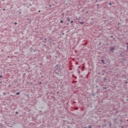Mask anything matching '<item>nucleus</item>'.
<instances>
[{"label":"nucleus","instance_id":"9b49d317","mask_svg":"<svg viewBox=\"0 0 128 128\" xmlns=\"http://www.w3.org/2000/svg\"><path fill=\"white\" fill-rule=\"evenodd\" d=\"M103 88H104V90H106V87H104Z\"/></svg>","mask_w":128,"mask_h":128},{"label":"nucleus","instance_id":"c756f323","mask_svg":"<svg viewBox=\"0 0 128 128\" xmlns=\"http://www.w3.org/2000/svg\"><path fill=\"white\" fill-rule=\"evenodd\" d=\"M111 38H112V36H111Z\"/></svg>","mask_w":128,"mask_h":128},{"label":"nucleus","instance_id":"0eeeda50","mask_svg":"<svg viewBox=\"0 0 128 128\" xmlns=\"http://www.w3.org/2000/svg\"><path fill=\"white\" fill-rule=\"evenodd\" d=\"M80 24H84V22H80Z\"/></svg>","mask_w":128,"mask_h":128},{"label":"nucleus","instance_id":"4468645a","mask_svg":"<svg viewBox=\"0 0 128 128\" xmlns=\"http://www.w3.org/2000/svg\"><path fill=\"white\" fill-rule=\"evenodd\" d=\"M109 6H111L112 5V3H108Z\"/></svg>","mask_w":128,"mask_h":128},{"label":"nucleus","instance_id":"b1692460","mask_svg":"<svg viewBox=\"0 0 128 128\" xmlns=\"http://www.w3.org/2000/svg\"><path fill=\"white\" fill-rule=\"evenodd\" d=\"M3 10H6V9H4H4H3Z\"/></svg>","mask_w":128,"mask_h":128},{"label":"nucleus","instance_id":"c85d7f7f","mask_svg":"<svg viewBox=\"0 0 128 128\" xmlns=\"http://www.w3.org/2000/svg\"><path fill=\"white\" fill-rule=\"evenodd\" d=\"M8 86H10V85H9Z\"/></svg>","mask_w":128,"mask_h":128},{"label":"nucleus","instance_id":"2eb2a0df","mask_svg":"<svg viewBox=\"0 0 128 128\" xmlns=\"http://www.w3.org/2000/svg\"><path fill=\"white\" fill-rule=\"evenodd\" d=\"M70 22H71V24H72V22H74V21L71 20V21H70Z\"/></svg>","mask_w":128,"mask_h":128},{"label":"nucleus","instance_id":"f03ea898","mask_svg":"<svg viewBox=\"0 0 128 128\" xmlns=\"http://www.w3.org/2000/svg\"><path fill=\"white\" fill-rule=\"evenodd\" d=\"M116 48V46L110 47V52H114Z\"/></svg>","mask_w":128,"mask_h":128},{"label":"nucleus","instance_id":"f3484780","mask_svg":"<svg viewBox=\"0 0 128 128\" xmlns=\"http://www.w3.org/2000/svg\"><path fill=\"white\" fill-rule=\"evenodd\" d=\"M38 12H40V10H38Z\"/></svg>","mask_w":128,"mask_h":128},{"label":"nucleus","instance_id":"4be33fe9","mask_svg":"<svg viewBox=\"0 0 128 128\" xmlns=\"http://www.w3.org/2000/svg\"><path fill=\"white\" fill-rule=\"evenodd\" d=\"M128 48H126V51L128 52Z\"/></svg>","mask_w":128,"mask_h":128},{"label":"nucleus","instance_id":"aec40b11","mask_svg":"<svg viewBox=\"0 0 128 128\" xmlns=\"http://www.w3.org/2000/svg\"><path fill=\"white\" fill-rule=\"evenodd\" d=\"M96 2H98V0H96Z\"/></svg>","mask_w":128,"mask_h":128},{"label":"nucleus","instance_id":"2f4dec72","mask_svg":"<svg viewBox=\"0 0 128 128\" xmlns=\"http://www.w3.org/2000/svg\"><path fill=\"white\" fill-rule=\"evenodd\" d=\"M4 0H2V2H4Z\"/></svg>","mask_w":128,"mask_h":128},{"label":"nucleus","instance_id":"6ab92c4d","mask_svg":"<svg viewBox=\"0 0 128 128\" xmlns=\"http://www.w3.org/2000/svg\"><path fill=\"white\" fill-rule=\"evenodd\" d=\"M0 84H2V82L1 81L0 82Z\"/></svg>","mask_w":128,"mask_h":128},{"label":"nucleus","instance_id":"473e14b6","mask_svg":"<svg viewBox=\"0 0 128 128\" xmlns=\"http://www.w3.org/2000/svg\"><path fill=\"white\" fill-rule=\"evenodd\" d=\"M85 128H86V127H85Z\"/></svg>","mask_w":128,"mask_h":128},{"label":"nucleus","instance_id":"7ed1b4c3","mask_svg":"<svg viewBox=\"0 0 128 128\" xmlns=\"http://www.w3.org/2000/svg\"><path fill=\"white\" fill-rule=\"evenodd\" d=\"M103 64H106V63L104 62V60H101Z\"/></svg>","mask_w":128,"mask_h":128},{"label":"nucleus","instance_id":"7c9ffc66","mask_svg":"<svg viewBox=\"0 0 128 128\" xmlns=\"http://www.w3.org/2000/svg\"><path fill=\"white\" fill-rule=\"evenodd\" d=\"M16 114H18V112H16Z\"/></svg>","mask_w":128,"mask_h":128},{"label":"nucleus","instance_id":"39448f33","mask_svg":"<svg viewBox=\"0 0 128 128\" xmlns=\"http://www.w3.org/2000/svg\"><path fill=\"white\" fill-rule=\"evenodd\" d=\"M54 72H55V74H57L58 76V72H56V71H54Z\"/></svg>","mask_w":128,"mask_h":128},{"label":"nucleus","instance_id":"5701e85b","mask_svg":"<svg viewBox=\"0 0 128 128\" xmlns=\"http://www.w3.org/2000/svg\"><path fill=\"white\" fill-rule=\"evenodd\" d=\"M99 6V4H97V6Z\"/></svg>","mask_w":128,"mask_h":128},{"label":"nucleus","instance_id":"6e6552de","mask_svg":"<svg viewBox=\"0 0 128 128\" xmlns=\"http://www.w3.org/2000/svg\"><path fill=\"white\" fill-rule=\"evenodd\" d=\"M92 96H96V94L92 93Z\"/></svg>","mask_w":128,"mask_h":128},{"label":"nucleus","instance_id":"a211bd4d","mask_svg":"<svg viewBox=\"0 0 128 128\" xmlns=\"http://www.w3.org/2000/svg\"><path fill=\"white\" fill-rule=\"evenodd\" d=\"M17 24L16 22H14V24Z\"/></svg>","mask_w":128,"mask_h":128},{"label":"nucleus","instance_id":"412c9836","mask_svg":"<svg viewBox=\"0 0 128 128\" xmlns=\"http://www.w3.org/2000/svg\"><path fill=\"white\" fill-rule=\"evenodd\" d=\"M40 84H42V82H40V83H39Z\"/></svg>","mask_w":128,"mask_h":128},{"label":"nucleus","instance_id":"393cba45","mask_svg":"<svg viewBox=\"0 0 128 128\" xmlns=\"http://www.w3.org/2000/svg\"><path fill=\"white\" fill-rule=\"evenodd\" d=\"M126 44H128V42H126Z\"/></svg>","mask_w":128,"mask_h":128},{"label":"nucleus","instance_id":"423d86ee","mask_svg":"<svg viewBox=\"0 0 128 128\" xmlns=\"http://www.w3.org/2000/svg\"><path fill=\"white\" fill-rule=\"evenodd\" d=\"M60 24H62V23L64 22V20H61L60 21Z\"/></svg>","mask_w":128,"mask_h":128},{"label":"nucleus","instance_id":"cd10ccee","mask_svg":"<svg viewBox=\"0 0 128 128\" xmlns=\"http://www.w3.org/2000/svg\"><path fill=\"white\" fill-rule=\"evenodd\" d=\"M127 48H128V46H127Z\"/></svg>","mask_w":128,"mask_h":128},{"label":"nucleus","instance_id":"f257e3e1","mask_svg":"<svg viewBox=\"0 0 128 128\" xmlns=\"http://www.w3.org/2000/svg\"><path fill=\"white\" fill-rule=\"evenodd\" d=\"M56 68L58 72H60V70H62V68H60V66L58 64H56Z\"/></svg>","mask_w":128,"mask_h":128},{"label":"nucleus","instance_id":"dca6fc26","mask_svg":"<svg viewBox=\"0 0 128 128\" xmlns=\"http://www.w3.org/2000/svg\"><path fill=\"white\" fill-rule=\"evenodd\" d=\"M2 78V76H0V78Z\"/></svg>","mask_w":128,"mask_h":128},{"label":"nucleus","instance_id":"ddd939ff","mask_svg":"<svg viewBox=\"0 0 128 128\" xmlns=\"http://www.w3.org/2000/svg\"><path fill=\"white\" fill-rule=\"evenodd\" d=\"M89 128H92V126H89Z\"/></svg>","mask_w":128,"mask_h":128},{"label":"nucleus","instance_id":"9d476101","mask_svg":"<svg viewBox=\"0 0 128 128\" xmlns=\"http://www.w3.org/2000/svg\"><path fill=\"white\" fill-rule=\"evenodd\" d=\"M109 126H112V123H110Z\"/></svg>","mask_w":128,"mask_h":128},{"label":"nucleus","instance_id":"a878e982","mask_svg":"<svg viewBox=\"0 0 128 128\" xmlns=\"http://www.w3.org/2000/svg\"><path fill=\"white\" fill-rule=\"evenodd\" d=\"M67 26H68V23H67Z\"/></svg>","mask_w":128,"mask_h":128},{"label":"nucleus","instance_id":"20e7f679","mask_svg":"<svg viewBox=\"0 0 128 128\" xmlns=\"http://www.w3.org/2000/svg\"><path fill=\"white\" fill-rule=\"evenodd\" d=\"M67 20H68V22H70V19L68 17H67Z\"/></svg>","mask_w":128,"mask_h":128},{"label":"nucleus","instance_id":"1a4fd4ad","mask_svg":"<svg viewBox=\"0 0 128 128\" xmlns=\"http://www.w3.org/2000/svg\"><path fill=\"white\" fill-rule=\"evenodd\" d=\"M20 94V92H18L16 93V94L18 95V94Z\"/></svg>","mask_w":128,"mask_h":128},{"label":"nucleus","instance_id":"bb28decb","mask_svg":"<svg viewBox=\"0 0 128 128\" xmlns=\"http://www.w3.org/2000/svg\"><path fill=\"white\" fill-rule=\"evenodd\" d=\"M127 82H126V84Z\"/></svg>","mask_w":128,"mask_h":128},{"label":"nucleus","instance_id":"f8f14e48","mask_svg":"<svg viewBox=\"0 0 128 128\" xmlns=\"http://www.w3.org/2000/svg\"><path fill=\"white\" fill-rule=\"evenodd\" d=\"M3 94L4 96H6V93H4Z\"/></svg>","mask_w":128,"mask_h":128}]
</instances>
